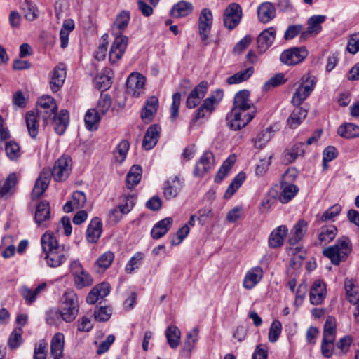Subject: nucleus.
Listing matches in <instances>:
<instances>
[{"label":"nucleus","mask_w":359,"mask_h":359,"mask_svg":"<svg viewBox=\"0 0 359 359\" xmlns=\"http://www.w3.org/2000/svg\"><path fill=\"white\" fill-rule=\"evenodd\" d=\"M72 159L68 155H63L54 164L52 170L48 168L43 169L36 180L32 191V198H39L48 187L50 177L56 182H64L69 176L72 170Z\"/></svg>","instance_id":"1"},{"label":"nucleus","mask_w":359,"mask_h":359,"mask_svg":"<svg viewBox=\"0 0 359 359\" xmlns=\"http://www.w3.org/2000/svg\"><path fill=\"white\" fill-rule=\"evenodd\" d=\"M249 96L248 90H240L234 96L233 107L226 116L230 128L234 130L245 127L255 116L254 105Z\"/></svg>","instance_id":"2"},{"label":"nucleus","mask_w":359,"mask_h":359,"mask_svg":"<svg viewBox=\"0 0 359 359\" xmlns=\"http://www.w3.org/2000/svg\"><path fill=\"white\" fill-rule=\"evenodd\" d=\"M43 252L46 254L45 259L48 266L57 268L66 262L69 257L70 247L65 245H59L53 233H45L41 239Z\"/></svg>","instance_id":"3"},{"label":"nucleus","mask_w":359,"mask_h":359,"mask_svg":"<svg viewBox=\"0 0 359 359\" xmlns=\"http://www.w3.org/2000/svg\"><path fill=\"white\" fill-rule=\"evenodd\" d=\"M79 310V302L77 294L72 290L65 292L62 297V309L59 313H53L59 316L66 323L72 322L77 316Z\"/></svg>","instance_id":"4"},{"label":"nucleus","mask_w":359,"mask_h":359,"mask_svg":"<svg viewBox=\"0 0 359 359\" xmlns=\"http://www.w3.org/2000/svg\"><path fill=\"white\" fill-rule=\"evenodd\" d=\"M352 250V245L348 237H342L337 243L323 250V255L328 257L334 265H338L344 261Z\"/></svg>","instance_id":"5"},{"label":"nucleus","mask_w":359,"mask_h":359,"mask_svg":"<svg viewBox=\"0 0 359 359\" xmlns=\"http://www.w3.org/2000/svg\"><path fill=\"white\" fill-rule=\"evenodd\" d=\"M316 84V78L313 75H305L292 98L294 106H299L313 92Z\"/></svg>","instance_id":"6"},{"label":"nucleus","mask_w":359,"mask_h":359,"mask_svg":"<svg viewBox=\"0 0 359 359\" xmlns=\"http://www.w3.org/2000/svg\"><path fill=\"white\" fill-rule=\"evenodd\" d=\"M242 16L241 6L237 3H231L224 11L223 25L227 29L233 30L241 22Z\"/></svg>","instance_id":"7"},{"label":"nucleus","mask_w":359,"mask_h":359,"mask_svg":"<svg viewBox=\"0 0 359 359\" xmlns=\"http://www.w3.org/2000/svg\"><path fill=\"white\" fill-rule=\"evenodd\" d=\"M146 79L139 73H132L128 77L126 82L127 94L138 97L144 91Z\"/></svg>","instance_id":"8"},{"label":"nucleus","mask_w":359,"mask_h":359,"mask_svg":"<svg viewBox=\"0 0 359 359\" xmlns=\"http://www.w3.org/2000/svg\"><path fill=\"white\" fill-rule=\"evenodd\" d=\"M307 55L305 48L294 47L283 51L280 55V60L287 65H294L302 62Z\"/></svg>","instance_id":"9"},{"label":"nucleus","mask_w":359,"mask_h":359,"mask_svg":"<svg viewBox=\"0 0 359 359\" xmlns=\"http://www.w3.org/2000/svg\"><path fill=\"white\" fill-rule=\"evenodd\" d=\"M128 39L127 36L118 34L113 42L109 51V60L111 63H116L123 56L126 51Z\"/></svg>","instance_id":"10"},{"label":"nucleus","mask_w":359,"mask_h":359,"mask_svg":"<svg viewBox=\"0 0 359 359\" xmlns=\"http://www.w3.org/2000/svg\"><path fill=\"white\" fill-rule=\"evenodd\" d=\"M215 165V156L212 152L205 151L196 164L194 174L196 177H203L212 169Z\"/></svg>","instance_id":"11"},{"label":"nucleus","mask_w":359,"mask_h":359,"mask_svg":"<svg viewBox=\"0 0 359 359\" xmlns=\"http://www.w3.org/2000/svg\"><path fill=\"white\" fill-rule=\"evenodd\" d=\"M212 23V14L210 10L204 8L199 17V34L202 41H206L208 38Z\"/></svg>","instance_id":"12"},{"label":"nucleus","mask_w":359,"mask_h":359,"mask_svg":"<svg viewBox=\"0 0 359 359\" xmlns=\"http://www.w3.org/2000/svg\"><path fill=\"white\" fill-rule=\"evenodd\" d=\"M327 290L325 283L320 280H316L313 283L310 290V302L313 305L320 304L326 297Z\"/></svg>","instance_id":"13"},{"label":"nucleus","mask_w":359,"mask_h":359,"mask_svg":"<svg viewBox=\"0 0 359 359\" xmlns=\"http://www.w3.org/2000/svg\"><path fill=\"white\" fill-rule=\"evenodd\" d=\"M326 17L322 15H313L308 20L307 30L301 33L302 39H306L309 36L318 34L322 29L321 24L325 20Z\"/></svg>","instance_id":"14"},{"label":"nucleus","mask_w":359,"mask_h":359,"mask_svg":"<svg viewBox=\"0 0 359 359\" xmlns=\"http://www.w3.org/2000/svg\"><path fill=\"white\" fill-rule=\"evenodd\" d=\"M158 108V99L156 96L149 97L141 112V118L145 123H150Z\"/></svg>","instance_id":"15"},{"label":"nucleus","mask_w":359,"mask_h":359,"mask_svg":"<svg viewBox=\"0 0 359 359\" xmlns=\"http://www.w3.org/2000/svg\"><path fill=\"white\" fill-rule=\"evenodd\" d=\"M276 29L271 27L262 31L257 37V48L262 53L265 52L273 43Z\"/></svg>","instance_id":"16"},{"label":"nucleus","mask_w":359,"mask_h":359,"mask_svg":"<svg viewBox=\"0 0 359 359\" xmlns=\"http://www.w3.org/2000/svg\"><path fill=\"white\" fill-rule=\"evenodd\" d=\"M161 130V127L157 124L151 125L148 128L142 142V147L145 149L149 150L156 144Z\"/></svg>","instance_id":"17"},{"label":"nucleus","mask_w":359,"mask_h":359,"mask_svg":"<svg viewBox=\"0 0 359 359\" xmlns=\"http://www.w3.org/2000/svg\"><path fill=\"white\" fill-rule=\"evenodd\" d=\"M182 187V182L178 177H170L163 187L164 197L168 200L175 198L181 191Z\"/></svg>","instance_id":"18"},{"label":"nucleus","mask_w":359,"mask_h":359,"mask_svg":"<svg viewBox=\"0 0 359 359\" xmlns=\"http://www.w3.org/2000/svg\"><path fill=\"white\" fill-rule=\"evenodd\" d=\"M257 16L259 20L262 23H267L272 20L276 16V8L270 2H264L257 8Z\"/></svg>","instance_id":"19"},{"label":"nucleus","mask_w":359,"mask_h":359,"mask_svg":"<svg viewBox=\"0 0 359 359\" xmlns=\"http://www.w3.org/2000/svg\"><path fill=\"white\" fill-rule=\"evenodd\" d=\"M263 270L260 266H256L249 270L243 280V287L245 289H252L262 278Z\"/></svg>","instance_id":"20"},{"label":"nucleus","mask_w":359,"mask_h":359,"mask_svg":"<svg viewBox=\"0 0 359 359\" xmlns=\"http://www.w3.org/2000/svg\"><path fill=\"white\" fill-rule=\"evenodd\" d=\"M86 202V197L83 192L80 191H74L71 201L65 203L64 210L66 212H70L74 210L80 209L84 206Z\"/></svg>","instance_id":"21"},{"label":"nucleus","mask_w":359,"mask_h":359,"mask_svg":"<svg viewBox=\"0 0 359 359\" xmlns=\"http://www.w3.org/2000/svg\"><path fill=\"white\" fill-rule=\"evenodd\" d=\"M37 104L39 107L46 110V114L43 115V118L46 121L57 112V106L55 101L49 95H43L39 99Z\"/></svg>","instance_id":"22"},{"label":"nucleus","mask_w":359,"mask_h":359,"mask_svg":"<svg viewBox=\"0 0 359 359\" xmlns=\"http://www.w3.org/2000/svg\"><path fill=\"white\" fill-rule=\"evenodd\" d=\"M102 233V222L98 217L93 218L87 228L86 238L88 242L94 243L97 241Z\"/></svg>","instance_id":"23"},{"label":"nucleus","mask_w":359,"mask_h":359,"mask_svg":"<svg viewBox=\"0 0 359 359\" xmlns=\"http://www.w3.org/2000/svg\"><path fill=\"white\" fill-rule=\"evenodd\" d=\"M66 78V71L65 67L60 65L57 66L53 73L50 86L53 92H57L63 85Z\"/></svg>","instance_id":"24"},{"label":"nucleus","mask_w":359,"mask_h":359,"mask_svg":"<svg viewBox=\"0 0 359 359\" xmlns=\"http://www.w3.org/2000/svg\"><path fill=\"white\" fill-rule=\"evenodd\" d=\"M53 115V125L56 133L61 135L67 129L69 123V113L67 110L62 109L57 116L56 113Z\"/></svg>","instance_id":"25"},{"label":"nucleus","mask_w":359,"mask_h":359,"mask_svg":"<svg viewBox=\"0 0 359 359\" xmlns=\"http://www.w3.org/2000/svg\"><path fill=\"white\" fill-rule=\"evenodd\" d=\"M65 337L62 333H56L52 338L50 343V354L53 359L62 357L64 351Z\"/></svg>","instance_id":"26"},{"label":"nucleus","mask_w":359,"mask_h":359,"mask_svg":"<svg viewBox=\"0 0 359 359\" xmlns=\"http://www.w3.org/2000/svg\"><path fill=\"white\" fill-rule=\"evenodd\" d=\"M50 205L47 201H41L37 206L35 212L34 219L38 225L50 219Z\"/></svg>","instance_id":"27"},{"label":"nucleus","mask_w":359,"mask_h":359,"mask_svg":"<svg viewBox=\"0 0 359 359\" xmlns=\"http://www.w3.org/2000/svg\"><path fill=\"white\" fill-rule=\"evenodd\" d=\"M193 11V6L190 2L181 1L175 4L171 11L170 15L173 18H184Z\"/></svg>","instance_id":"28"},{"label":"nucleus","mask_w":359,"mask_h":359,"mask_svg":"<svg viewBox=\"0 0 359 359\" xmlns=\"http://www.w3.org/2000/svg\"><path fill=\"white\" fill-rule=\"evenodd\" d=\"M172 224L171 217H166L156 223L151 232V236L154 239H158L163 236L170 229Z\"/></svg>","instance_id":"29"},{"label":"nucleus","mask_w":359,"mask_h":359,"mask_svg":"<svg viewBox=\"0 0 359 359\" xmlns=\"http://www.w3.org/2000/svg\"><path fill=\"white\" fill-rule=\"evenodd\" d=\"M287 229L285 226H280L276 229L269 239V245L271 248H278L283 245L284 239L287 235Z\"/></svg>","instance_id":"30"},{"label":"nucleus","mask_w":359,"mask_h":359,"mask_svg":"<svg viewBox=\"0 0 359 359\" xmlns=\"http://www.w3.org/2000/svg\"><path fill=\"white\" fill-rule=\"evenodd\" d=\"M282 191L278 196V200L281 203H287L293 198L297 194L298 187L290 183L283 182L282 184Z\"/></svg>","instance_id":"31"},{"label":"nucleus","mask_w":359,"mask_h":359,"mask_svg":"<svg viewBox=\"0 0 359 359\" xmlns=\"http://www.w3.org/2000/svg\"><path fill=\"white\" fill-rule=\"evenodd\" d=\"M142 168L139 165H133L126 175V187L129 189L134 188L142 177Z\"/></svg>","instance_id":"32"},{"label":"nucleus","mask_w":359,"mask_h":359,"mask_svg":"<svg viewBox=\"0 0 359 359\" xmlns=\"http://www.w3.org/2000/svg\"><path fill=\"white\" fill-rule=\"evenodd\" d=\"M337 134L346 139L359 137V126L351 123H344L338 128Z\"/></svg>","instance_id":"33"},{"label":"nucleus","mask_w":359,"mask_h":359,"mask_svg":"<svg viewBox=\"0 0 359 359\" xmlns=\"http://www.w3.org/2000/svg\"><path fill=\"white\" fill-rule=\"evenodd\" d=\"M223 95V90L221 89H217L209 97L204 100L201 106L205 109L208 114H210L212 112L215 106L217 105L222 100Z\"/></svg>","instance_id":"34"},{"label":"nucleus","mask_w":359,"mask_h":359,"mask_svg":"<svg viewBox=\"0 0 359 359\" xmlns=\"http://www.w3.org/2000/svg\"><path fill=\"white\" fill-rule=\"evenodd\" d=\"M46 287V284L43 283L38 285L35 290H32L27 286L24 285L21 287L20 292L27 304H32L36 300L37 295L43 291Z\"/></svg>","instance_id":"35"},{"label":"nucleus","mask_w":359,"mask_h":359,"mask_svg":"<svg viewBox=\"0 0 359 359\" xmlns=\"http://www.w3.org/2000/svg\"><path fill=\"white\" fill-rule=\"evenodd\" d=\"M287 119V123L292 128H297L307 116V110L296 106Z\"/></svg>","instance_id":"36"},{"label":"nucleus","mask_w":359,"mask_h":359,"mask_svg":"<svg viewBox=\"0 0 359 359\" xmlns=\"http://www.w3.org/2000/svg\"><path fill=\"white\" fill-rule=\"evenodd\" d=\"M236 160L235 155H231L226 159L215 177L216 183L221 182L229 174Z\"/></svg>","instance_id":"37"},{"label":"nucleus","mask_w":359,"mask_h":359,"mask_svg":"<svg viewBox=\"0 0 359 359\" xmlns=\"http://www.w3.org/2000/svg\"><path fill=\"white\" fill-rule=\"evenodd\" d=\"M165 337L168 344L172 348H176L180 345L181 332L177 326H169L166 329Z\"/></svg>","instance_id":"38"},{"label":"nucleus","mask_w":359,"mask_h":359,"mask_svg":"<svg viewBox=\"0 0 359 359\" xmlns=\"http://www.w3.org/2000/svg\"><path fill=\"white\" fill-rule=\"evenodd\" d=\"M337 229L334 226H326L320 228L318 239L320 244L332 241L337 235Z\"/></svg>","instance_id":"39"},{"label":"nucleus","mask_w":359,"mask_h":359,"mask_svg":"<svg viewBox=\"0 0 359 359\" xmlns=\"http://www.w3.org/2000/svg\"><path fill=\"white\" fill-rule=\"evenodd\" d=\"M253 72V67H248L227 78L226 82L230 85L240 83L248 80L252 76Z\"/></svg>","instance_id":"40"},{"label":"nucleus","mask_w":359,"mask_h":359,"mask_svg":"<svg viewBox=\"0 0 359 359\" xmlns=\"http://www.w3.org/2000/svg\"><path fill=\"white\" fill-rule=\"evenodd\" d=\"M100 119V114L95 109H91L87 111L85 116V124L89 130L97 129V125Z\"/></svg>","instance_id":"41"},{"label":"nucleus","mask_w":359,"mask_h":359,"mask_svg":"<svg viewBox=\"0 0 359 359\" xmlns=\"http://www.w3.org/2000/svg\"><path fill=\"white\" fill-rule=\"evenodd\" d=\"M26 123L29 135L35 138L38 134L39 121L34 112L29 111L27 114Z\"/></svg>","instance_id":"42"},{"label":"nucleus","mask_w":359,"mask_h":359,"mask_svg":"<svg viewBox=\"0 0 359 359\" xmlns=\"http://www.w3.org/2000/svg\"><path fill=\"white\" fill-rule=\"evenodd\" d=\"M245 180V174L244 172H239L232 180L231 183L228 187L225 194V198H230L238 189L241 186Z\"/></svg>","instance_id":"43"},{"label":"nucleus","mask_w":359,"mask_h":359,"mask_svg":"<svg viewBox=\"0 0 359 359\" xmlns=\"http://www.w3.org/2000/svg\"><path fill=\"white\" fill-rule=\"evenodd\" d=\"M16 176L14 173L8 176L5 182L0 184V198H6L11 194L16 184Z\"/></svg>","instance_id":"44"},{"label":"nucleus","mask_w":359,"mask_h":359,"mask_svg":"<svg viewBox=\"0 0 359 359\" xmlns=\"http://www.w3.org/2000/svg\"><path fill=\"white\" fill-rule=\"evenodd\" d=\"M307 229V223L304 220H299L294 226V235L292 236L289 241L291 244L297 243L303 237Z\"/></svg>","instance_id":"45"},{"label":"nucleus","mask_w":359,"mask_h":359,"mask_svg":"<svg viewBox=\"0 0 359 359\" xmlns=\"http://www.w3.org/2000/svg\"><path fill=\"white\" fill-rule=\"evenodd\" d=\"M336 334V320L332 316H328L326 319L324 331L323 339L325 340H334Z\"/></svg>","instance_id":"46"},{"label":"nucleus","mask_w":359,"mask_h":359,"mask_svg":"<svg viewBox=\"0 0 359 359\" xmlns=\"http://www.w3.org/2000/svg\"><path fill=\"white\" fill-rule=\"evenodd\" d=\"M345 290L347 299L350 303L355 304L359 302V293L352 280L345 281Z\"/></svg>","instance_id":"47"},{"label":"nucleus","mask_w":359,"mask_h":359,"mask_svg":"<svg viewBox=\"0 0 359 359\" xmlns=\"http://www.w3.org/2000/svg\"><path fill=\"white\" fill-rule=\"evenodd\" d=\"M74 277V284L78 289H82L93 284L92 277L84 270Z\"/></svg>","instance_id":"48"},{"label":"nucleus","mask_w":359,"mask_h":359,"mask_svg":"<svg viewBox=\"0 0 359 359\" xmlns=\"http://www.w3.org/2000/svg\"><path fill=\"white\" fill-rule=\"evenodd\" d=\"M25 18L29 20H34L38 16V9L35 4L29 1H25L22 6Z\"/></svg>","instance_id":"49"},{"label":"nucleus","mask_w":359,"mask_h":359,"mask_svg":"<svg viewBox=\"0 0 359 359\" xmlns=\"http://www.w3.org/2000/svg\"><path fill=\"white\" fill-rule=\"evenodd\" d=\"M129 147L130 144L127 140H122L118 144L116 149L114 153L116 161L121 163L125 160Z\"/></svg>","instance_id":"50"},{"label":"nucleus","mask_w":359,"mask_h":359,"mask_svg":"<svg viewBox=\"0 0 359 359\" xmlns=\"http://www.w3.org/2000/svg\"><path fill=\"white\" fill-rule=\"evenodd\" d=\"M111 316V309L108 306H96L94 311L95 319L99 322L107 321Z\"/></svg>","instance_id":"51"},{"label":"nucleus","mask_w":359,"mask_h":359,"mask_svg":"<svg viewBox=\"0 0 359 359\" xmlns=\"http://www.w3.org/2000/svg\"><path fill=\"white\" fill-rule=\"evenodd\" d=\"M111 104V99L110 96L107 94H102L99 99L96 110L100 115H105L109 111Z\"/></svg>","instance_id":"52"},{"label":"nucleus","mask_w":359,"mask_h":359,"mask_svg":"<svg viewBox=\"0 0 359 359\" xmlns=\"http://www.w3.org/2000/svg\"><path fill=\"white\" fill-rule=\"evenodd\" d=\"M144 256L142 252H137L135 255L129 260L126 266V272L127 273H131L135 269L139 268L142 264Z\"/></svg>","instance_id":"53"},{"label":"nucleus","mask_w":359,"mask_h":359,"mask_svg":"<svg viewBox=\"0 0 359 359\" xmlns=\"http://www.w3.org/2000/svg\"><path fill=\"white\" fill-rule=\"evenodd\" d=\"M129 20L130 14L127 11H122L117 15L114 26L119 30L118 34L127 27Z\"/></svg>","instance_id":"54"},{"label":"nucleus","mask_w":359,"mask_h":359,"mask_svg":"<svg viewBox=\"0 0 359 359\" xmlns=\"http://www.w3.org/2000/svg\"><path fill=\"white\" fill-rule=\"evenodd\" d=\"M304 143L295 144L290 150L285 154V157L289 162L294 161L299 156H302L304 153Z\"/></svg>","instance_id":"55"},{"label":"nucleus","mask_w":359,"mask_h":359,"mask_svg":"<svg viewBox=\"0 0 359 359\" xmlns=\"http://www.w3.org/2000/svg\"><path fill=\"white\" fill-rule=\"evenodd\" d=\"M114 259V253L111 251H107L99 257L97 259L96 264L100 268L106 269L110 266Z\"/></svg>","instance_id":"56"},{"label":"nucleus","mask_w":359,"mask_h":359,"mask_svg":"<svg viewBox=\"0 0 359 359\" xmlns=\"http://www.w3.org/2000/svg\"><path fill=\"white\" fill-rule=\"evenodd\" d=\"M6 155L11 160H15L20 156V146L15 142L10 141L6 144Z\"/></svg>","instance_id":"57"},{"label":"nucleus","mask_w":359,"mask_h":359,"mask_svg":"<svg viewBox=\"0 0 359 359\" xmlns=\"http://www.w3.org/2000/svg\"><path fill=\"white\" fill-rule=\"evenodd\" d=\"M181 102V94L175 93L172 95V102L170 107V118L172 121H175L179 115V109Z\"/></svg>","instance_id":"58"},{"label":"nucleus","mask_w":359,"mask_h":359,"mask_svg":"<svg viewBox=\"0 0 359 359\" xmlns=\"http://www.w3.org/2000/svg\"><path fill=\"white\" fill-rule=\"evenodd\" d=\"M48 353V343L41 340L36 345L34 351V359H45Z\"/></svg>","instance_id":"59"},{"label":"nucleus","mask_w":359,"mask_h":359,"mask_svg":"<svg viewBox=\"0 0 359 359\" xmlns=\"http://www.w3.org/2000/svg\"><path fill=\"white\" fill-rule=\"evenodd\" d=\"M271 138V132L269 128L261 131L255 140V146L257 148L263 147Z\"/></svg>","instance_id":"60"},{"label":"nucleus","mask_w":359,"mask_h":359,"mask_svg":"<svg viewBox=\"0 0 359 359\" xmlns=\"http://www.w3.org/2000/svg\"><path fill=\"white\" fill-rule=\"evenodd\" d=\"M282 330V325L280 321L274 320L269 332V340L271 342H275L278 339Z\"/></svg>","instance_id":"61"},{"label":"nucleus","mask_w":359,"mask_h":359,"mask_svg":"<svg viewBox=\"0 0 359 359\" xmlns=\"http://www.w3.org/2000/svg\"><path fill=\"white\" fill-rule=\"evenodd\" d=\"M207 90L208 83L206 81H201L191 90L189 95L201 100L205 95Z\"/></svg>","instance_id":"62"},{"label":"nucleus","mask_w":359,"mask_h":359,"mask_svg":"<svg viewBox=\"0 0 359 359\" xmlns=\"http://www.w3.org/2000/svg\"><path fill=\"white\" fill-rule=\"evenodd\" d=\"M341 207L339 204H335L327 209L321 216V220L325 222L331 220L339 214Z\"/></svg>","instance_id":"63"},{"label":"nucleus","mask_w":359,"mask_h":359,"mask_svg":"<svg viewBox=\"0 0 359 359\" xmlns=\"http://www.w3.org/2000/svg\"><path fill=\"white\" fill-rule=\"evenodd\" d=\"M346 48L351 54H355L359 51V32L350 36Z\"/></svg>","instance_id":"64"}]
</instances>
